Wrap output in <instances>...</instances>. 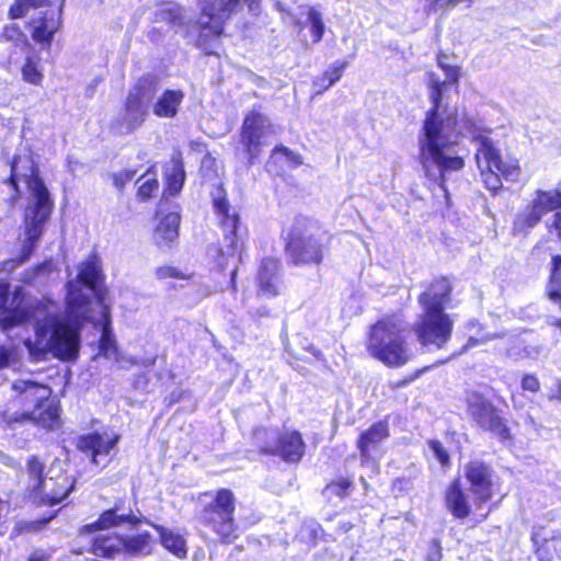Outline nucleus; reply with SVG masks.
I'll return each mask as SVG.
<instances>
[{
  "label": "nucleus",
  "mask_w": 561,
  "mask_h": 561,
  "mask_svg": "<svg viewBox=\"0 0 561 561\" xmlns=\"http://www.w3.org/2000/svg\"><path fill=\"white\" fill-rule=\"evenodd\" d=\"M248 7V9L252 12H256L260 10L262 0H243ZM229 2L233 5L238 4L240 0H229Z\"/></svg>",
  "instance_id": "nucleus-57"
},
{
  "label": "nucleus",
  "mask_w": 561,
  "mask_h": 561,
  "mask_svg": "<svg viewBox=\"0 0 561 561\" xmlns=\"http://www.w3.org/2000/svg\"><path fill=\"white\" fill-rule=\"evenodd\" d=\"M438 67L444 71L446 79L439 81L433 72L430 73L428 88L432 105L425 113L421 129L419 162L425 178L437 184L443 191H447L446 174L459 172L466 165L463 157L451 152L453 148L458 145L457 137L461 134L463 119H460L456 112L439 117V110L445 85H458L461 68L448 62H439Z\"/></svg>",
  "instance_id": "nucleus-1"
},
{
  "label": "nucleus",
  "mask_w": 561,
  "mask_h": 561,
  "mask_svg": "<svg viewBox=\"0 0 561 561\" xmlns=\"http://www.w3.org/2000/svg\"><path fill=\"white\" fill-rule=\"evenodd\" d=\"M31 417L32 414H28V410L11 412L8 409L0 412V424H3L4 428L14 431L25 424H31Z\"/></svg>",
  "instance_id": "nucleus-41"
},
{
  "label": "nucleus",
  "mask_w": 561,
  "mask_h": 561,
  "mask_svg": "<svg viewBox=\"0 0 561 561\" xmlns=\"http://www.w3.org/2000/svg\"><path fill=\"white\" fill-rule=\"evenodd\" d=\"M520 387L524 391L537 393L540 390V381L534 374H526L523 376Z\"/></svg>",
  "instance_id": "nucleus-54"
},
{
  "label": "nucleus",
  "mask_w": 561,
  "mask_h": 561,
  "mask_svg": "<svg viewBox=\"0 0 561 561\" xmlns=\"http://www.w3.org/2000/svg\"><path fill=\"white\" fill-rule=\"evenodd\" d=\"M552 219V227L561 241V208L557 209ZM548 296L561 308V254L551 256L550 273L548 278Z\"/></svg>",
  "instance_id": "nucleus-28"
},
{
  "label": "nucleus",
  "mask_w": 561,
  "mask_h": 561,
  "mask_svg": "<svg viewBox=\"0 0 561 561\" xmlns=\"http://www.w3.org/2000/svg\"><path fill=\"white\" fill-rule=\"evenodd\" d=\"M427 446L443 469H448L451 466L450 454L444 444L437 438H431L427 440Z\"/></svg>",
  "instance_id": "nucleus-45"
},
{
  "label": "nucleus",
  "mask_w": 561,
  "mask_h": 561,
  "mask_svg": "<svg viewBox=\"0 0 561 561\" xmlns=\"http://www.w3.org/2000/svg\"><path fill=\"white\" fill-rule=\"evenodd\" d=\"M12 351L5 346H0V370L10 365Z\"/></svg>",
  "instance_id": "nucleus-56"
},
{
  "label": "nucleus",
  "mask_w": 561,
  "mask_h": 561,
  "mask_svg": "<svg viewBox=\"0 0 561 561\" xmlns=\"http://www.w3.org/2000/svg\"><path fill=\"white\" fill-rule=\"evenodd\" d=\"M181 216L179 213H168L162 216L154 228L153 239L157 247H171L179 238Z\"/></svg>",
  "instance_id": "nucleus-31"
},
{
  "label": "nucleus",
  "mask_w": 561,
  "mask_h": 561,
  "mask_svg": "<svg viewBox=\"0 0 561 561\" xmlns=\"http://www.w3.org/2000/svg\"><path fill=\"white\" fill-rule=\"evenodd\" d=\"M224 233V240L227 244V247L230 249L231 253H236L241 248V236H240V229L241 224H237L233 226H225L220 228Z\"/></svg>",
  "instance_id": "nucleus-48"
},
{
  "label": "nucleus",
  "mask_w": 561,
  "mask_h": 561,
  "mask_svg": "<svg viewBox=\"0 0 561 561\" xmlns=\"http://www.w3.org/2000/svg\"><path fill=\"white\" fill-rule=\"evenodd\" d=\"M447 362H448V359H440V360H437L435 364L425 365V366H423L421 368H417V369H415L414 371H412L408 376H404L401 379H398V380H394V381H390L389 382V388L392 389V390H397L399 388L407 387L408 385H410L413 381H415L416 379H419L423 374L430 371L431 369H433V368H435V367H437L439 365H444Z\"/></svg>",
  "instance_id": "nucleus-44"
},
{
  "label": "nucleus",
  "mask_w": 561,
  "mask_h": 561,
  "mask_svg": "<svg viewBox=\"0 0 561 561\" xmlns=\"http://www.w3.org/2000/svg\"><path fill=\"white\" fill-rule=\"evenodd\" d=\"M466 413L469 420L482 432H488L503 445H513L515 421L505 417L504 412L491 399L478 390H469L465 396Z\"/></svg>",
  "instance_id": "nucleus-10"
},
{
  "label": "nucleus",
  "mask_w": 561,
  "mask_h": 561,
  "mask_svg": "<svg viewBox=\"0 0 561 561\" xmlns=\"http://www.w3.org/2000/svg\"><path fill=\"white\" fill-rule=\"evenodd\" d=\"M156 79L150 75L139 77L130 87L119 115L111 119L110 130L126 136L140 128L148 116V103L156 94Z\"/></svg>",
  "instance_id": "nucleus-9"
},
{
  "label": "nucleus",
  "mask_w": 561,
  "mask_h": 561,
  "mask_svg": "<svg viewBox=\"0 0 561 561\" xmlns=\"http://www.w3.org/2000/svg\"><path fill=\"white\" fill-rule=\"evenodd\" d=\"M211 206L214 214L217 216L218 226L222 228L225 226H236L241 224V217L239 213L231 206L228 191L222 182H218L214 185L210 191Z\"/></svg>",
  "instance_id": "nucleus-25"
},
{
  "label": "nucleus",
  "mask_w": 561,
  "mask_h": 561,
  "mask_svg": "<svg viewBox=\"0 0 561 561\" xmlns=\"http://www.w3.org/2000/svg\"><path fill=\"white\" fill-rule=\"evenodd\" d=\"M126 497H119L115 501L113 507L102 511L99 517L92 523L82 525L79 528L80 536L92 535L98 531H105L112 528L128 525L130 527H137L142 524L146 517L136 515L131 511L128 513L118 514L119 511L124 510Z\"/></svg>",
  "instance_id": "nucleus-17"
},
{
  "label": "nucleus",
  "mask_w": 561,
  "mask_h": 561,
  "mask_svg": "<svg viewBox=\"0 0 561 561\" xmlns=\"http://www.w3.org/2000/svg\"><path fill=\"white\" fill-rule=\"evenodd\" d=\"M238 268L234 267L231 272V287L236 289V276H237Z\"/></svg>",
  "instance_id": "nucleus-61"
},
{
  "label": "nucleus",
  "mask_w": 561,
  "mask_h": 561,
  "mask_svg": "<svg viewBox=\"0 0 561 561\" xmlns=\"http://www.w3.org/2000/svg\"><path fill=\"white\" fill-rule=\"evenodd\" d=\"M119 435H107L93 431L82 434L77 438L76 448L89 457L90 462L98 466L100 457H106L116 447Z\"/></svg>",
  "instance_id": "nucleus-23"
},
{
  "label": "nucleus",
  "mask_w": 561,
  "mask_h": 561,
  "mask_svg": "<svg viewBox=\"0 0 561 561\" xmlns=\"http://www.w3.org/2000/svg\"><path fill=\"white\" fill-rule=\"evenodd\" d=\"M199 505L197 519L209 528L220 543L231 545L240 537L236 519L237 497L231 489L219 488L215 491H204L197 497Z\"/></svg>",
  "instance_id": "nucleus-7"
},
{
  "label": "nucleus",
  "mask_w": 561,
  "mask_h": 561,
  "mask_svg": "<svg viewBox=\"0 0 561 561\" xmlns=\"http://www.w3.org/2000/svg\"><path fill=\"white\" fill-rule=\"evenodd\" d=\"M0 42L12 44L9 50L0 53V68L8 72L16 68L20 61L19 50L32 49L27 35L18 23H9L1 28Z\"/></svg>",
  "instance_id": "nucleus-19"
},
{
  "label": "nucleus",
  "mask_w": 561,
  "mask_h": 561,
  "mask_svg": "<svg viewBox=\"0 0 561 561\" xmlns=\"http://www.w3.org/2000/svg\"><path fill=\"white\" fill-rule=\"evenodd\" d=\"M561 208V188L537 190L534 199L513 220V233L525 236L535 228L549 211Z\"/></svg>",
  "instance_id": "nucleus-14"
},
{
  "label": "nucleus",
  "mask_w": 561,
  "mask_h": 561,
  "mask_svg": "<svg viewBox=\"0 0 561 561\" xmlns=\"http://www.w3.org/2000/svg\"><path fill=\"white\" fill-rule=\"evenodd\" d=\"M47 267V262H41L26 268L21 277V280L25 284H31L33 280Z\"/></svg>",
  "instance_id": "nucleus-53"
},
{
  "label": "nucleus",
  "mask_w": 561,
  "mask_h": 561,
  "mask_svg": "<svg viewBox=\"0 0 561 561\" xmlns=\"http://www.w3.org/2000/svg\"><path fill=\"white\" fill-rule=\"evenodd\" d=\"M20 70L24 82L34 87H41L43 84L44 72L38 56L27 55Z\"/></svg>",
  "instance_id": "nucleus-38"
},
{
  "label": "nucleus",
  "mask_w": 561,
  "mask_h": 561,
  "mask_svg": "<svg viewBox=\"0 0 561 561\" xmlns=\"http://www.w3.org/2000/svg\"><path fill=\"white\" fill-rule=\"evenodd\" d=\"M449 59V55L447 53H445L444 50L439 49L437 53H436V64L437 66H439V62L440 64H447V60Z\"/></svg>",
  "instance_id": "nucleus-58"
},
{
  "label": "nucleus",
  "mask_w": 561,
  "mask_h": 561,
  "mask_svg": "<svg viewBox=\"0 0 561 561\" xmlns=\"http://www.w3.org/2000/svg\"><path fill=\"white\" fill-rule=\"evenodd\" d=\"M453 279L447 275L433 276L417 296L421 313L412 324L416 341L422 347L445 348L454 333V320L446 309L451 305Z\"/></svg>",
  "instance_id": "nucleus-4"
},
{
  "label": "nucleus",
  "mask_w": 561,
  "mask_h": 561,
  "mask_svg": "<svg viewBox=\"0 0 561 561\" xmlns=\"http://www.w3.org/2000/svg\"><path fill=\"white\" fill-rule=\"evenodd\" d=\"M47 348L59 360L77 359L80 348L79 329L62 320L53 321Z\"/></svg>",
  "instance_id": "nucleus-16"
},
{
  "label": "nucleus",
  "mask_w": 561,
  "mask_h": 561,
  "mask_svg": "<svg viewBox=\"0 0 561 561\" xmlns=\"http://www.w3.org/2000/svg\"><path fill=\"white\" fill-rule=\"evenodd\" d=\"M57 515V512L55 513H51L43 518H38V519H34V520H30V522H26L24 523L22 526H21V530L23 531H27V533H31V531H39L42 530L43 528H45V526L50 522L53 520Z\"/></svg>",
  "instance_id": "nucleus-52"
},
{
  "label": "nucleus",
  "mask_w": 561,
  "mask_h": 561,
  "mask_svg": "<svg viewBox=\"0 0 561 561\" xmlns=\"http://www.w3.org/2000/svg\"><path fill=\"white\" fill-rule=\"evenodd\" d=\"M282 262L277 256H265L261 260L256 272L257 293L274 298L282 293Z\"/></svg>",
  "instance_id": "nucleus-22"
},
{
  "label": "nucleus",
  "mask_w": 561,
  "mask_h": 561,
  "mask_svg": "<svg viewBox=\"0 0 561 561\" xmlns=\"http://www.w3.org/2000/svg\"><path fill=\"white\" fill-rule=\"evenodd\" d=\"M184 100V92L180 89H165L152 105V112L160 118H173Z\"/></svg>",
  "instance_id": "nucleus-33"
},
{
  "label": "nucleus",
  "mask_w": 561,
  "mask_h": 561,
  "mask_svg": "<svg viewBox=\"0 0 561 561\" xmlns=\"http://www.w3.org/2000/svg\"><path fill=\"white\" fill-rule=\"evenodd\" d=\"M78 282L91 290H95L98 283L102 282V268L95 254H91L87 260L81 262L77 275Z\"/></svg>",
  "instance_id": "nucleus-36"
},
{
  "label": "nucleus",
  "mask_w": 561,
  "mask_h": 561,
  "mask_svg": "<svg viewBox=\"0 0 561 561\" xmlns=\"http://www.w3.org/2000/svg\"><path fill=\"white\" fill-rule=\"evenodd\" d=\"M144 524L150 526L157 531L160 545L167 551L181 560L187 557V545L182 535L176 534L162 525L156 524L150 519H145Z\"/></svg>",
  "instance_id": "nucleus-30"
},
{
  "label": "nucleus",
  "mask_w": 561,
  "mask_h": 561,
  "mask_svg": "<svg viewBox=\"0 0 561 561\" xmlns=\"http://www.w3.org/2000/svg\"><path fill=\"white\" fill-rule=\"evenodd\" d=\"M227 3L219 0H204L196 20V46L206 56H218L215 48L220 44L225 34L226 22L229 18Z\"/></svg>",
  "instance_id": "nucleus-12"
},
{
  "label": "nucleus",
  "mask_w": 561,
  "mask_h": 561,
  "mask_svg": "<svg viewBox=\"0 0 561 561\" xmlns=\"http://www.w3.org/2000/svg\"><path fill=\"white\" fill-rule=\"evenodd\" d=\"M476 0H425L424 12L430 15L440 10L448 12L460 3L471 7Z\"/></svg>",
  "instance_id": "nucleus-43"
},
{
  "label": "nucleus",
  "mask_w": 561,
  "mask_h": 561,
  "mask_svg": "<svg viewBox=\"0 0 561 561\" xmlns=\"http://www.w3.org/2000/svg\"><path fill=\"white\" fill-rule=\"evenodd\" d=\"M75 489V480L66 472L46 477L45 484L36 492L31 502L37 507H53L65 501Z\"/></svg>",
  "instance_id": "nucleus-20"
},
{
  "label": "nucleus",
  "mask_w": 561,
  "mask_h": 561,
  "mask_svg": "<svg viewBox=\"0 0 561 561\" xmlns=\"http://www.w3.org/2000/svg\"><path fill=\"white\" fill-rule=\"evenodd\" d=\"M80 299H81V302H82V304H85V302H87V298H85V297H83V296H82V297H80Z\"/></svg>",
  "instance_id": "nucleus-64"
},
{
  "label": "nucleus",
  "mask_w": 561,
  "mask_h": 561,
  "mask_svg": "<svg viewBox=\"0 0 561 561\" xmlns=\"http://www.w3.org/2000/svg\"><path fill=\"white\" fill-rule=\"evenodd\" d=\"M89 546V552L101 559H115L122 554L128 557L152 553L154 539L149 531L125 535L118 531H98Z\"/></svg>",
  "instance_id": "nucleus-11"
},
{
  "label": "nucleus",
  "mask_w": 561,
  "mask_h": 561,
  "mask_svg": "<svg viewBox=\"0 0 561 561\" xmlns=\"http://www.w3.org/2000/svg\"><path fill=\"white\" fill-rule=\"evenodd\" d=\"M20 164H22V168L27 171V174L23 175V180L32 194L33 201L28 205L23 217L25 240L21 250L16 256L4 261V266L10 271L15 270L30 261L45 232V226L50 219L54 210V201L43 178L41 176L38 164L32 154H14L10 159V174L5 180H3V183L9 185L13 191L10 201L12 203H16L21 198V188L19 184Z\"/></svg>",
  "instance_id": "nucleus-2"
},
{
  "label": "nucleus",
  "mask_w": 561,
  "mask_h": 561,
  "mask_svg": "<svg viewBox=\"0 0 561 561\" xmlns=\"http://www.w3.org/2000/svg\"><path fill=\"white\" fill-rule=\"evenodd\" d=\"M13 389L16 391V396L12 399V403L16 408L32 407L34 409L48 396V387L35 381L14 383Z\"/></svg>",
  "instance_id": "nucleus-29"
},
{
  "label": "nucleus",
  "mask_w": 561,
  "mask_h": 561,
  "mask_svg": "<svg viewBox=\"0 0 561 561\" xmlns=\"http://www.w3.org/2000/svg\"><path fill=\"white\" fill-rule=\"evenodd\" d=\"M410 486H411L410 478L399 477L392 481V490L393 491H400V492L407 491Z\"/></svg>",
  "instance_id": "nucleus-55"
},
{
  "label": "nucleus",
  "mask_w": 561,
  "mask_h": 561,
  "mask_svg": "<svg viewBox=\"0 0 561 561\" xmlns=\"http://www.w3.org/2000/svg\"><path fill=\"white\" fill-rule=\"evenodd\" d=\"M25 344H26V346L28 347V350L31 351V353H33V350H32V342H30V341H28V342H26Z\"/></svg>",
  "instance_id": "nucleus-62"
},
{
  "label": "nucleus",
  "mask_w": 561,
  "mask_h": 561,
  "mask_svg": "<svg viewBox=\"0 0 561 561\" xmlns=\"http://www.w3.org/2000/svg\"><path fill=\"white\" fill-rule=\"evenodd\" d=\"M466 329L476 332V336H469L467 341L461 345L459 350L454 352L447 359H455L466 353H468L471 348L484 345L491 341L500 339L501 335L497 333L488 332L485 330V325L482 324L478 319H470L466 322Z\"/></svg>",
  "instance_id": "nucleus-32"
},
{
  "label": "nucleus",
  "mask_w": 561,
  "mask_h": 561,
  "mask_svg": "<svg viewBox=\"0 0 561 561\" xmlns=\"http://www.w3.org/2000/svg\"><path fill=\"white\" fill-rule=\"evenodd\" d=\"M353 489L354 482L352 478L340 477L328 482L323 488V492H329L331 495L343 500L350 496Z\"/></svg>",
  "instance_id": "nucleus-42"
},
{
  "label": "nucleus",
  "mask_w": 561,
  "mask_h": 561,
  "mask_svg": "<svg viewBox=\"0 0 561 561\" xmlns=\"http://www.w3.org/2000/svg\"><path fill=\"white\" fill-rule=\"evenodd\" d=\"M550 399L561 402V381L556 385L554 392L551 394Z\"/></svg>",
  "instance_id": "nucleus-60"
},
{
  "label": "nucleus",
  "mask_w": 561,
  "mask_h": 561,
  "mask_svg": "<svg viewBox=\"0 0 561 561\" xmlns=\"http://www.w3.org/2000/svg\"><path fill=\"white\" fill-rule=\"evenodd\" d=\"M308 21L310 22L312 42L319 43L324 34V23L321 13L313 7L308 10Z\"/></svg>",
  "instance_id": "nucleus-47"
},
{
  "label": "nucleus",
  "mask_w": 561,
  "mask_h": 561,
  "mask_svg": "<svg viewBox=\"0 0 561 561\" xmlns=\"http://www.w3.org/2000/svg\"><path fill=\"white\" fill-rule=\"evenodd\" d=\"M462 126L472 134V141L478 144L474 157L485 187L493 194L502 188V180L516 183L522 175L519 160L507 154L503 157L494 141L480 133L472 118H465Z\"/></svg>",
  "instance_id": "nucleus-6"
},
{
  "label": "nucleus",
  "mask_w": 561,
  "mask_h": 561,
  "mask_svg": "<svg viewBox=\"0 0 561 561\" xmlns=\"http://www.w3.org/2000/svg\"><path fill=\"white\" fill-rule=\"evenodd\" d=\"M360 482H362V484L367 485V481H366V479H365V478H363V477L360 478Z\"/></svg>",
  "instance_id": "nucleus-63"
},
{
  "label": "nucleus",
  "mask_w": 561,
  "mask_h": 561,
  "mask_svg": "<svg viewBox=\"0 0 561 561\" xmlns=\"http://www.w3.org/2000/svg\"><path fill=\"white\" fill-rule=\"evenodd\" d=\"M463 476L469 484L471 500L461 479L455 477L444 490L443 503L455 519L468 520L473 528L489 518L492 506L486 504L500 492L502 482L493 466L480 459L469 460L465 465Z\"/></svg>",
  "instance_id": "nucleus-3"
},
{
  "label": "nucleus",
  "mask_w": 561,
  "mask_h": 561,
  "mask_svg": "<svg viewBox=\"0 0 561 561\" xmlns=\"http://www.w3.org/2000/svg\"><path fill=\"white\" fill-rule=\"evenodd\" d=\"M267 434H268V430L265 428V427H260V428H256V430L253 431V436L255 438H260V439L263 438V437H266Z\"/></svg>",
  "instance_id": "nucleus-59"
},
{
  "label": "nucleus",
  "mask_w": 561,
  "mask_h": 561,
  "mask_svg": "<svg viewBox=\"0 0 561 561\" xmlns=\"http://www.w3.org/2000/svg\"><path fill=\"white\" fill-rule=\"evenodd\" d=\"M367 353L389 368L408 364L412 354L404 329L392 317H382L370 325L366 339Z\"/></svg>",
  "instance_id": "nucleus-8"
},
{
  "label": "nucleus",
  "mask_w": 561,
  "mask_h": 561,
  "mask_svg": "<svg viewBox=\"0 0 561 561\" xmlns=\"http://www.w3.org/2000/svg\"><path fill=\"white\" fill-rule=\"evenodd\" d=\"M390 436L389 423L380 420L373 423L368 428L362 431L356 439V448L359 453L362 463L374 460L385 439Z\"/></svg>",
  "instance_id": "nucleus-24"
},
{
  "label": "nucleus",
  "mask_w": 561,
  "mask_h": 561,
  "mask_svg": "<svg viewBox=\"0 0 561 561\" xmlns=\"http://www.w3.org/2000/svg\"><path fill=\"white\" fill-rule=\"evenodd\" d=\"M284 254L291 266H319L331 249L332 234L319 219L297 215L283 237Z\"/></svg>",
  "instance_id": "nucleus-5"
},
{
  "label": "nucleus",
  "mask_w": 561,
  "mask_h": 561,
  "mask_svg": "<svg viewBox=\"0 0 561 561\" xmlns=\"http://www.w3.org/2000/svg\"><path fill=\"white\" fill-rule=\"evenodd\" d=\"M272 124L268 117L260 110L252 107L244 116L239 130L238 145L245 164L253 165L261 157L264 147V138Z\"/></svg>",
  "instance_id": "nucleus-13"
},
{
  "label": "nucleus",
  "mask_w": 561,
  "mask_h": 561,
  "mask_svg": "<svg viewBox=\"0 0 561 561\" xmlns=\"http://www.w3.org/2000/svg\"><path fill=\"white\" fill-rule=\"evenodd\" d=\"M164 187L163 193L168 196H178L183 190L186 172L184 168L183 154L180 150L172 153L170 167L163 171Z\"/></svg>",
  "instance_id": "nucleus-27"
},
{
  "label": "nucleus",
  "mask_w": 561,
  "mask_h": 561,
  "mask_svg": "<svg viewBox=\"0 0 561 561\" xmlns=\"http://www.w3.org/2000/svg\"><path fill=\"white\" fill-rule=\"evenodd\" d=\"M49 5L50 0H14L8 9V18L10 20H19L24 18L30 10H37Z\"/></svg>",
  "instance_id": "nucleus-39"
},
{
  "label": "nucleus",
  "mask_w": 561,
  "mask_h": 561,
  "mask_svg": "<svg viewBox=\"0 0 561 561\" xmlns=\"http://www.w3.org/2000/svg\"><path fill=\"white\" fill-rule=\"evenodd\" d=\"M136 199L139 203H147L156 197L160 182L153 165H150L136 181Z\"/></svg>",
  "instance_id": "nucleus-35"
},
{
  "label": "nucleus",
  "mask_w": 561,
  "mask_h": 561,
  "mask_svg": "<svg viewBox=\"0 0 561 561\" xmlns=\"http://www.w3.org/2000/svg\"><path fill=\"white\" fill-rule=\"evenodd\" d=\"M346 60L335 61L327 70L312 80V87L316 94H322L329 90L334 83L343 77L344 70L347 68Z\"/></svg>",
  "instance_id": "nucleus-37"
},
{
  "label": "nucleus",
  "mask_w": 561,
  "mask_h": 561,
  "mask_svg": "<svg viewBox=\"0 0 561 561\" xmlns=\"http://www.w3.org/2000/svg\"><path fill=\"white\" fill-rule=\"evenodd\" d=\"M277 154H280L282 157H284L285 160L287 161L288 165L293 169H296V168L302 165V163H304L302 156L298 152L293 151L291 149H289L286 146H283V145L275 146L272 150V156L274 157Z\"/></svg>",
  "instance_id": "nucleus-49"
},
{
  "label": "nucleus",
  "mask_w": 561,
  "mask_h": 561,
  "mask_svg": "<svg viewBox=\"0 0 561 561\" xmlns=\"http://www.w3.org/2000/svg\"><path fill=\"white\" fill-rule=\"evenodd\" d=\"M35 312L34 304L27 298L25 290L18 286L11 294L7 310L0 318L3 329H10L15 325L28 322Z\"/></svg>",
  "instance_id": "nucleus-21"
},
{
  "label": "nucleus",
  "mask_w": 561,
  "mask_h": 561,
  "mask_svg": "<svg viewBox=\"0 0 561 561\" xmlns=\"http://www.w3.org/2000/svg\"><path fill=\"white\" fill-rule=\"evenodd\" d=\"M45 462L38 455H32L26 459L24 472L27 478V485L25 488V495L30 501L36 492L41 491V486L45 484Z\"/></svg>",
  "instance_id": "nucleus-34"
},
{
  "label": "nucleus",
  "mask_w": 561,
  "mask_h": 561,
  "mask_svg": "<svg viewBox=\"0 0 561 561\" xmlns=\"http://www.w3.org/2000/svg\"><path fill=\"white\" fill-rule=\"evenodd\" d=\"M306 442L298 430H288L278 433L273 445H256L259 455L278 457L286 463H299L306 455Z\"/></svg>",
  "instance_id": "nucleus-15"
},
{
  "label": "nucleus",
  "mask_w": 561,
  "mask_h": 561,
  "mask_svg": "<svg viewBox=\"0 0 561 561\" xmlns=\"http://www.w3.org/2000/svg\"><path fill=\"white\" fill-rule=\"evenodd\" d=\"M135 169H124L111 174L113 185L118 192H124L126 185L136 176Z\"/></svg>",
  "instance_id": "nucleus-51"
},
{
  "label": "nucleus",
  "mask_w": 561,
  "mask_h": 561,
  "mask_svg": "<svg viewBox=\"0 0 561 561\" xmlns=\"http://www.w3.org/2000/svg\"><path fill=\"white\" fill-rule=\"evenodd\" d=\"M60 412V403L48 394L34 409L28 410V414H32L31 424L53 431L61 423Z\"/></svg>",
  "instance_id": "nucleus-26"
},
{
  "label": "nucleus",
  "mask_w": 561,
  "mask_h": 561,
  "mask_svg": "<svg viewBox=\"0 0 561 561\" xmlns=\"http://www.w3.org/2000/svg\"><path fill=\"white\" fill-rule=\"evenodd\" d=\"M102 318H103V324H102V333H101L100 345H99L100 352L105 356L108 355L110 353L116 354L118 350H117L115 337L113 336V334L111 332V328H110L111 316H110L108 307H104Z\"/></svg>",
  "instance_id": "nucleus-40"
},
{
  "label": "nucleus",
  "mask_w": 561,
  "mask_h": 561,
  "mask_svg": "<svg viewBox=\"0 0 561 561\" xmlns=\"http://www.w3.org/2000/svg\"><path fill=\"white\" fill-rule=\"evenodd\" d=\"M154 275L160 280H165L169 278L187 280L192 277L191 274H186L183 271H181L180 268H178L175 266H171V265L158 266L154 270Z\"/></svg>",
  "instance_id": "nucleus-50"
},
{
  "label": "nucleus",
  "mask_w": 561,
  "mask_h": 561,
  "mask_svg": "<svg viewBox=\"0 0 561 561\" xmlns=\"http://www.w3.org/2000/svg\"><path fill=\"white\" fill-rule=\"evenodd\" d=\"M158 19L161 22H165L170 25H183L184 16L182 14V8L178 4H172L160 9L157 12Z\"/></svg>",
  "instance_id": "nucleus-46"
},
{
  "label": "nucleus",
  "mask_w": 561,
  "mask_h": 561,
  "mask_svg": "<svg viewBox=\"0 0 561 561\" xmlns=\"http://www.w3.org/2000/svg\"><path fill=\"white\" fill-rule=\"evenodd\" d=\"M31 38L43 50H49L62 28V8L41 11L26 22Z\"/></svg>",
  "instance_id": "nucleus-18"
}]
</instances>
